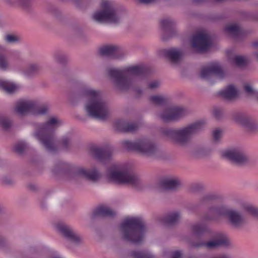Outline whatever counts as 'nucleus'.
Instances as JSON below:
<instances>
[{"label": "nucleus", "instance_id": "f257e3e1", "mask_svg": "<svg viewBox=\"0 0 258 258\" xmlns=\"http://www.w3.org/2000/svg\"><path fill=\"white\" fill-rule=\"evenodd\" d=\"M149 73V69L145 66H134L122 69H111L108 71V75L114 80L116 85L122 90L130 88L132 76H145Z\"/></svg>", "mask_w": 258, "mask_h": 258}, {"label": "nucleus", "instance_id": "f03ea898", "mask_svg": "<svg viewBox=\"0 0 258 258\" xmlns=\"http://www.w3.org/2000/svg\"><path fill=\"white\" fill-rule=\"evenodd\" d=\"M85 94L88 99L85 106L88 114L96 118L106 119L109 114L108 109L102 98L101 92L88 89L85 91Z\"/></svg>", "mask_w": 258, "mask_h": 258}, {"label": "nucleus", "instance_id": "7ed1b4c3", "mask_svg": "<svg viewBox=\"0 0 258 258\" xmlns=\"http://www.w3.org/2000/svg\"><path fill=\"white\" fill-rule=\"evenodd\" d=\"M124 240L138 244L144 238L145 227L144 222L140 217H131L125 219L120 226Z\"/></svg>", "mask_w": 258, "mask_h": 258}, {"label": "nucleus", "instance_id": "20e7f679", "mask_svg": "<svg viewBox=\"0 0 258 258\" xmlns=\"http://www.w3.org/2000/svg\"><path fill=\"white\" fill-rule=\"evenodd\" d=\"M215 196L211 194V220L225 216L228 223L233 228H239L244 224V219L240 212L223 205H215Z\"/></svg>", "mask_w": 258, "mask_h": 258}, {"label": "nucleus", "instance_id": "39448f33", "mask_svg": "<svg viewBox=\"0 0 258 258\" xmlns=\"http://www.w3.org/2000/svg\"><path fill=\"white\" fill-rule=\"evenodd\" d=\"M59 124V121L57 118L51 117L39 127L35 134L36 138L48 151H54L56 150L54 132Z\"/></svg>", "mask_w": 258, "mask_h": 258}, {"label": "nucleus", "instance_id": "423d86ee", "mask_svg": "<svg viewBox=\"0 0 258 258\" xmlns=\"http://www.w3.org/2000/svg\"><path fill=\"white\" fill-rule=\"evenodd\" d=\"M204 126V122L197 121L178 130L167 129L164 131V134L177 143L184 145L190 141L192 135L203 128Z\"/></svg>", "mask_w": 258, "mask_h": 258}, {"label": "nucleus", "instance_id": "0eeeda50", "mask_svg": "<svg viewBox=\"0 0 258 258\" xmlns=\"http://www.w3.org/2000/svg\"><path fill=\"white\" fill-rule=\"evenodd\" d=\"M109 179L118 183H125L135 185L138 179L136 175L127 168L120 169L116 165H113L108 174Z\"/></svg>", "mask_w": 258, "mask_h": 258}, {"label": "nucleus", "instance_id": "6e6552de", "mask_svg": "<svg viewBox=\"0 0 258 258\" xmlns=\"http://www.w3.org/2000/svg\"><path fill=\"white\" fill-rule=\"evenodd\" d=\"M100 7L101 11L95 12L93 15V19L98 22H107L117 24L119 18L116 14L113 4L110 1L102 0Z\"/></svg>", "mask_w": 258, "mask_h": 258}, {"label": "nucleus", "instance_id": "1a4fd4ad", "mask_svg": "<svg viewBox=\"0 0 258 258\" xmlns=\"http://www.w3.org/2000/svg\"><path fill=\"white\" fill-rule=\"evenodd\" d=\"M123 146L128 150L135 151L145 155H152L156 152L155 144L147 139H139L135 142H122Z\"/></svg>", "mask_w": 258, "mask_h": 258}, {"label": "nucleus", "instance_id": "9d476101", "mask_svg": "<svg viewBox=\"0 0 258 258\" xmlns=\"http://www.w3.org/2000/svg\"><path fill=\"white\" fill-rule=\"evenodd\" d=\"M15 109L19 114L31 113L35 115H41L45 114L47 108L45 106H40L34 101L21 100L17 102Z\"/></svg>", "mask_w": 258, "mask_h": 258}, {"label": "nucleus", "instance_id": "9b49d317", "mask_svg": "<svg viewBox=\"0 0 258 258\" xmlns=\"http://www.w3.org/2000/svg\"><path fill=\"white\" fill-rule=\"evenodd\" d=\"M229 242L227 236L223 233L211 231V258H228L225 255H215L212 251L214 247L227 246Z\"/></svg>", "mask_w": 258, "mask_h": 258}, {"label": "nucleus", "instance_id": "f8f14e48", "mask_svg": "<svg viewBox=\"0 0 258 258\" xmlns=\"http://www.w3.org/2000/svg\"><path fill=\"white\" fill-rule=\"evenodd\" d=\"M186 110L180 106H174L165 109L160 115V118L164 122L177 120L186 114Z\"/></svg>", "mask_w": 258, "mask_h": 258}, {"label": "nucleus", "instance_id": "ddd939ff", "mask_svg": "<svg viewBox=\"0 0 258 258\" xmlns=\"http://www.w3.org/2000/svg\"><path fill=\"white\" fill-rule=\"evenodd\" d=\"M191 43L198 51H204L210 45V37L203 32H199L192 36Z\"/></svg>", "mask_w": 258, "mask_h": 258}, {"label": "nucleus", "instance_id": "4468645a", "mask_svg": "<svg viewBox=\"0 0 258 258\" xmlns=\"http://www.w3.org/2000/svg\"><path fill=\"white\" fill-rule=\"evenodd\" d=\"M222 156L238 164H242L247 161L246 156L239 149L226 150L222 152Z\"/></svg>", "mask_w": 258, "mask_h": 258}, {"label": "nucleus", "instance_id": "2eb2a0df", "mask_svg": "<svg viewBox=\"0 0 258 258\" xmlns=\"http://www.w3.org/2000/svg\"><path fill=\"white\" fill-rule=\"evenodd\" d=\"M90 152L96 159L99 161L109 159L112 154V150L108 146L102 148L92 146L90 148Z\"/></svg>", "mask_w": 258, "mask_h": 258}, {"label": "nucleus", "instance_id": "dca6fc26", "mask_svg": "<svg viewBox=\"0 0 258 258\" xmlns=\"http://www.w3.org/2000/svg\"><path fill=\"white\" fill-rule=\"evenodd\" d=\"M56 228L66 238L71 241L76 243H78L80 241V236L75 233L68 226L59 223L56 225Z\"/></svg>", "mask_w": 258, "mask_h": 258}, {"label": "nucleus", "instance_id": "f3484780", "mask_svg": "<svg viewBox=\"0 0 258 258\" xmlns=\"http://www.w3.org/2000/svg\"><path fill=\"white\" fill-rule=\"evenodd\" d=\"M76 174L92 181H96L100 177L99 173L95 168L88 170L82 167L79 168L77 170Z\"/></svg>", "mask_w": 258, "mask_h": 258}, {"label": "nucleus", "instance_id": "a211bd4d", "mask_svg": "<svg viewBox=\"0 0 258 258\" xmlns=\"http://www.w3.org/2000/svg\"><path fill=\"white\" fill-rule=\"evenodd\" d=\"M100 54L114 58H118L121 50L119 47L114 45H105L100 48Z\"/></svg>", "mask_w": 258, "mask_h": 258}, {"label": "nucleus", "instance_id": "6ab92c4d", "mask_svg": "<svg viewBox=\"0 0 258 258\" xmlns=\"http://www.w3.org/2000/svg\"><path fill=\"white\" fill-rule=\"evenodd\" d=\"M115 126L119 131L123 132H133L137 130L139 125L134 122H127L123 120H117L115 122Z\"/></svg>", "mask_w": 258, "mask_h": 258}, {"label": "nucleus", "instance_id": "aec40b11", "mask_svg": "<svg viewBox=\"0 0 258 258\" xmlns=\"http://www.w3.org/2000/svg\"><path fill=\"white\" fill-rule=\"evenodd\" d=\"M218 95L224 99L230 100L237 97L238 90L233 85H229L219 92Z\"/></svg>", "mask_w": 258, "mask_h": 258}, {"label": "nucleus", "instance_id": "412c9836", "mask_svg": "<svg viewBox=\"0 0 258 258\" xmlns=\"http://www.w3.org/2000/svg\"><path fill=\"white\" fill-rule=\"evenodd\" d=\"M233 119L237 123L246 128H251L253 127L250 119L242 113H236L233 115Z\"/></svg>", "mask_w": 258, "mask_h": 258}, {"label": "nucleus", "instance_id": "4be33fe9", "mask_svg": "<svg viewBox=\"0 0 258 258\" xmlns=\"http://www.w3.org/2000/svg\"><path fill=\"white\" fill-rule=\"evenodd\" d=\"M163 53L165 57L174 63L178 62L182 55V53L180 50L175 48L165 49L163 50Z\"/></svg>", "mask_w": 258, "mask_h": 258}, {"label": "nucleus", "instance_id": "5701e85b", "mask_svg": "<svg viewBox=\"0 0 258 258\" xmlns=\"http://www.w3.org/2000/svg\"><path fill=\"white\" fill-rule=\"evenodd\" d=\"M115 215V212L105 206H100L93 212V216L112 217Z\"/></svg>", "mask_w": 258, "mask_h": 258}, {"label": "nucleus", "instance_id": "b1692460", "mask_svg": "<svg viewBox=\"0 0 258 258\" xmlns=\"http://www.w3.org/2000/svg\"><path fill=\"white\" fill-rule=\"evenodd\" d=\"M180 185V182L177 178L164 179L160 182V186L163 189H176Z\"/></svg>", "mask_w": 258, "mask_h": 258}, {"label": "nucleus", "instance_id": "393cba45", "mask_svg": "<svg viewBox=\"0 0 258 258\" xmlns=\"http://www.w3.org/2000/svg\"><path fill=\"white\" fill-rule=\"evenodd\" d=\"M240 207L244 212L258 218V208L252 204L247 202H242L240 203Z\"/></svg>", "mask_w": 258, "mask_h": 258}, {"label": "nucleus", "instance_id": "a878e982", "mask_svg": "<svg viewBox=\"0 0 258 258\" xmlns=\"http://www.w3.org/2000/svg\"><path fill=\"white\" fill-rule=\"evenodd\" d=\"M18 88V86L14 83L0 79V89L7 93H12L15 92Z\"/></svg>", "mask_w": 258, "mask_h": 258}, {"label": "nucleus", "instance_id": "bb28decb", "mask_svg": "<svg viewBox=\"0 0 258 258\" xmlns=\"http://www.w3.org/2000/svg\"><path fill=\"white\" fill-rule=\"evenodd\" d=\"M225 31L234 37L240 36L243 33L240 27L236 24H231L227 26L225 28Z\"/></svg>", "mask_w": 258, "mask_h": 258}, {"label": "nucleus", "instance_id": "cd10ccee", "mask_svg": "<svg viewBox=\"0 0 258 258\" xmlns=\"http://www.w3.org/2000/svg\"><path fill=\"white\" fill-rule=\"evenodd\" d=\"M180 217V214L178 212H175L168 214L163 218L162 221L167 225H172L175 224L178 221Z\"/></svg>", "mask_w": 258, "mask_h": 258}, {"label": "nucleus", "instance_id": "c85d7f7f", "mask_svg": "<svg viewBox=\"0 0 258 258\" xmlns=\"http://www.w3.org/2000/svg\"><path fill=\"white\" fill-rule=\"evenodd\" d=\"M160 25L164 30L167 32H170L173 30L175 24L172 20L169 19H166L161 20Z\"/></svg>", "mask_w": 258, "mask_h": 258}, {"label": "nucleus", "instance_id": "c756f323", "mask_svg": "<svg viewBox=\"0 0 258 258\" xmlns=\"http://www.w3.org/2000/svg\"><path fill=\"white\" fill-rule=\"evenodd\" d=\"M8 55L5 50L0 52V68L5 70L8 67Z\"/></svg>", "mask_w": 258, "mask_h": 258}, {"label": "nucleus", "instance_id": "7c9ffc66", "mask_svg": "<svg viewBox=\"0 0 258 258\" xmlns=\"http://www.w3.org/2000/svg\"><path fill=\"white\" fill-rule=\"evenodd\" d=\"M232 61L234 64L238 67H243L247 62V58L241 55H235Z\"/></svg>", "mask_w": 258, "mask_h": 258}, {"label": "nucleus", "instance_id": "2f4dec72", "mask_svg": "<svg viewBox=\"0 0 258 258\" xmlns=\"http://www.w3.org/2000/svg\"><path fill=\"white\" fill-rule=\"evenodd\" d=\"M150 99L152 103L157 105H164L167 102V99L165 97L159 95L152 96Z\"/></svg>", "mask_w": 258, "mask_h": 258}, {"label": "nucleus", "instance_id": "473e14b6", "mask_svg": "<svg viewBox=\"0 0 258 258\" xmlns=\"http://www.w3.org/2000/svg\"><path fill=\"white\" fill-rule=\"evenodd\" d=\"M222 74L221 67L213 62H211V78H216V76H220Z\"/></svg>", "mask_w": 258, "mask_h": 258}, {"label": "nucleus", "instance_id": "72a5a7b5", "mask_svg": "<svg viewBox=\"0 0 258 258\" xmlns=\"http://www.w3.org/2000/svg\"><path fill=\"white\" fill-rule=\"evenodd\" d=\"M131 255L133 258H153L150 252L145 251H133Z\"/></svg>", "mask_w": 258, "mask_h": 258}, {"label": "nucleus", "instance_id": "f704fd0d", "mask_svg": "<svg viewBox=\"0 0 258 258\" xmlns=\"http://www.w3.org/2000/svg\"><path fill=\"white\" fill-rule=\"evenodd\" d=\"M206 227L203 224H196L192 226V232L196 235L204 233L206 231Z\"/></svg>", "mask_w": 258, "mask_h": 258}, {"label": "nucleus", "instance_id": "c9c22d12", "mask_svg": "<svg viewBox=\"0 0 258 258\" xmlns=\"http://www.w3.org/2000/svg\"><path fill=\"white\" fill-rule=\"evenodd\" d=\"M11 125V122L9 119L3 116L0 117V126L4 130H8L10 127Z\"/></svg>", "mask_w": 258, "mask_h": 258}, {"label": "nucleus", "instance_id": "e433bc0d", "mask_svg": "<svg viewBox=\"0 0 258 258\" xmlns=\"http://www.w3.org/2000/svg\"><path fill=\"white\" fill-rule=\"evenodd\" d=\"M39 68L36 64H31L28 68L25 71V74L27 76H31L38 72Z\"/></svg>", "mask_w": 258, "mask_h": 258}, {"label": "nucleus", "instance_id": "4c0bfd02", "mask_svg": "<svg viewBox=\"0 0 258 258\" xmlns=\"http://www.w3.org/2000/svg\"><path fill=\"white\" fill-rule=\"evenodd\" d=\"M26 147V144L23 142H20L15 145L14 151L19 154H21L23 152Z\"/></svg>", "mask_w": 258, "mask_h": 258}, {"label": "nucleus", "instance_id": "58836bf2", "mask_svg": "<svg viewBox=\"0 0 258 258\" xmlns=\"http://www.w3.org/2000/svg\"><path fill=\"white\" fill-rule=\"evenodd\" d=\"M210 76V65L203 67L201 71L200 76L202 79H206Z\"/></svg>", "mask_w": 258, "mask_h": 258}, {"label": "nucleus", "instance_id": "ea45409f", "mask_svg": "<svg viewBox=\"0 0 258 258\" xmlns=\"http://www.w3.org/2000/svg\"><path fill=\"white\" fill-rule=\"evenodd\" d=\"M222 135V131L219 128H217L213 132V138L215 142L219 141Z\"/></svg>", "mask_w": 258, "mask_h": 258}, {"label": "nucleus", "instance_id": "a19ab883", "mask_svg": "<svg viewBox=\"0 0 258 258\" xmlns=\"http://www.w3.org/2000/svg\"><path fill=\"white\" fill-rule=\"evenodd\" d=\"M5 40L10 43H12L18 41V37L13 35H7L5 36Z\"/></svg>", "mask_w": 258, "mask_h": 258}, {"label": "nucleus", "instance_id": "79ce46f5", "mask_svg": "<svg viewBox=\"0 0 258 258\" xmlns=\"http://www.w3.org/2000/svg\"><path fill=\"white\" fill-rule=\"evenodd\" d=\"M159 82H158L157 81H154L149 84L148 88L149 89H154V88L158 87L159 86Z\"/></svg>", "mask_w": 258, "mask_h": 258}, {"label": "nucleus", "instance_id": "37998d69", "mask_svg": "<svg viewBox=\"0 0 258 258\" xmlns=\"http://www.w3.org/2000/svg\"><path fill=\"white\" fill-rule=\"evenodd\" d=\"M70 143V140L68 137H64L62 139L61 143L64 148H68Z\"/></svg>", "mask_w": 258, "mask_h": 258}, {"label": "nucleus", "instance_id": "c03bdc74", "mask_svg": "<svg viewBox=\"0 0 258 258\" xmlns=\"http://www.w3.org/2000/svg\"><path fill=\"white\" fill-rule=\"evenodd\" d=\"M181 253L179 251H175L172 253L171 258H181Z\"/></svg>", "mask_w": 258, "mask_h": 258}, {"label": "nucleus", "instance_id": "a18cd8bd", "mask_svg": "<svg viewBox=\"0 0 258 258\" xmlns=\"http://www.w3.org/2000/svg\"><path fill=\"white\" fill-rule=\"evenodd\" d=\"M213 114L216 118H219L221 115V110L219 109H215L213 111Z\"/></svg>", "mask_w": 258, "mask_h": 258}, {"label": "nucleus", "instance_id": "49530a36", "mask_svg": "<svg viewBox=\"0 0 258 258\" xmlns=\"http://www.w3.org/2000/svg\"><path fill=\"white\" fill-rule=\"evenodd\" d=\"M156 0H139L140 3L149 4L156 1Z\"/></svg>", "mask_w": 258, "mask_h": 258}, {"label": "nucleus", "instance_id": "de8ad7c7", "mask_svg": "<svg viewBox=\"0 0 258 258\" xmlns=\"http://www.w3.org/2000/svg\"><path fill=\"white\" fill-rule=\"evenodd\" d=\"M253 45H254V46H258V42H254V43H253ZM255 55H256V56H257V57H258V52H256V53H255Z\"/></svg>", "mask_w": 258, "mask_h": 258}, {"label": "nucleus", "instance_id": "09e8293b", "mask_svg": "<svg viewBox=\"0 0 258 258\" xmlns=\"http://www.w3.org/2000/svg\"><path fill=\"white\" fill-rule=\"evenodd\" d=\"M232 50L228 49V50H227L226 53H227V54H228V55H229V54H230L231 53H232Z\"/></svg>", "mask_w": 258, "mask_h": 258}, {"label": "nucleus", "instance_id": "8fccbe9b", "mask_svg": "<svg viewBox=\"0 0 258 258\" xmlns=\"http://www.w3.org/2000/svg\"><path fill=\"white\" fill-rule=\"evenodd\" d=\"M206 246H207L208 247H210V241H207L206 242Z\"/></svg>", "mask_w": 258, "mask_h": 258}, {"label": "nucleus", "instance_id": "3c124183", "mask_svg": "<svg viewBox=\"0 0 258 258\" xmlns=\"http://www.w3.org/2000/svg\"><path fill=\"white\" fill-rule=\"evenodd\" d=\"M136 92L138 93H141L142 91L140 89H136Z\"/></svg>", "mask_w": 258, "mask_h": 258}, {"label": "nucleus", "instance_id": "603ef678", "mask_svg": "<svg viewBox=\"0 0 258 258\" xmlns=\"http://www.w3.org/2000/svg\"><path fill=\"white\" fill-rule=\"evenodd\" d=\"M53 258H61V257H60L59 256H55V257H54Z\"/></svg>", "mask_w": 258, "mask_h": 258}, {"label": "nucleus", "instance_id": "864d4df0", "mask_svg": "<svg viewBox=\"0 0 258 258\" xmlns=\"http://www.w3.org/2000/svg\"><path fill=\"white\" fill-rule=\"evenodd\" d=\"M210 46H211V49L212 48V42L211 41V44H210Z\"/></svg>", "mask_w": 258, "mask_h": 258}]
</instances>
